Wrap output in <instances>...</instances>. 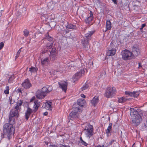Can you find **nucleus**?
<instances>
[{
  "label": "nucleus",
  "mask_w": 147,
  "mask_h": 147,
  "mask_svg": "<svg viewBox=\"0 0 147 147\" xmlns=\"http://www.w3.org/2000/svg\"><path fill=\"white\" fill-rule=\"evenodd\" d=\"M8 122L9 123H6L4 125L3 133L1 134V136L3 138H6L10 140L15 133V128L13 126L15 121L14 123H13L11 121L9 120V118Z\"/></svg>",
  "instance_id": "obj_1"
},
{
  "label": "nucleus",
  "mask_w": 147,
  "mask_h": 147,
  "mask_svg": "<svg viewBox=\"0 0 147 147\" xmlns=\"http://www.w3.org/2000/svg\"><path fill=\"white\" fill-rule=\"evenodd\" d=\"M131 120L133 124L138 126L141 122L142 119L139 113L140 110L136 108H130Z\"/></svg>",
  "instance_id": "obj_2"
},
{
  "label": "nucleus",
  "mask_w": 147,
  "mask_h": 147,
  "mask_svg": "<svg viewBox=\"0 0 147 147\" xmlns=\"http://www.w3.org/2000/svg\"><path fill=\"white\" fill-rule=\"evenodd\" d=\"M22 104V100H18L16 104L14 106L13 109L10 111L9 118V120L11 121L12 123H13L14 121H15L14 117H18L19 111H20L21 110V107Z\"/></svg>",
  "instance_id": "obj_3"
},
{
  "label": "nucleus",
  "mask_w": 147,
  "mask_h": 147,
  "mask_svg": "<svg viewBox=\"0 0 147 147\" xmlns=\"http://www.w3.org/2000/svg\"><path fill=\"white\" fill-rule=\"evenodd\" d=\"M52 90V87L49 86L48 88L43 87L42 88L38 89L36 91L35 95L36 97L38 99L44 98L46 95L47 93L49 92Z\"/></svg>",
  "instance_id": "obj_4"
},
{
  "label": "nucleus",
  "mask_w": 147,
  "mask_h": 147,
  "mask_svg": "<svg viewBox=\"0 0 147 147\" xmlns=\"http://www.w3.org/2000/svg\"><path fill=\"white\" fill-rule=\"evenodd\" d=\"M121 53L122 58L124 60L127 61L134 59V55L132 52L127 49L122 51Z\"/></svg>",
  "instance_id": "obj_5"
},
{
  "label": "nucleus",
  "mask_w": 147,
  "mask_h": 147,
  "mask_svg": "<svg viewBox=\"0 0 147 147\" xmlns=\"http://www.w3.org/2000/svg\"><path fill=\"white\" fill-rule=\"evenodd\" d=\"M116 89L115 87H107L104 96L107 98H112L116 95Z\"/></svg>",
  "instance_id": "obj_6"
},
{
  "label": "nucleus",
  "mask_w": 147,
  "mask_h": 147,
  "mask_svg": "<svg viewBox=\"0 0 147 147\" xmlns=\"http://www.w3.org/2000/svg\"><path fill=\"white\" fill-rule=\"evenodd\" d=\"M85 135L86 138L89 139L94 134V129L92 125L87 124L85 127Z\"/></svg>",
  "instance_id": "obj_7"
},
{
  "label": "nucleus",
  "mask_w": 147,
  "mask_h": 147,
  "mask_svg": "<svg viewBox=\"0 0 147 147\" xmlns=\"http://www.w3.org/2000/svg\"><path fill=\"white\" fill-rule=\"evenodd\" d=\"M86 101L83 99H78L77 101V103L74 104L73 107H74V110L76 111L79 110V111H82V107L85 104Z\"/></svg>",
  "instance_id": "obj_8"
},
{
  "label": "nucleus",
  "mask_w": 147,
  "mask_h": 147,
  "mask_svg": "<svg viewBox=\"0 0 147 147\" xmlns=\"http://www.w3.org/2000/svg\"><path fill=\"white\" fill-rule=\"evenodd\" d=\"M94 32V31H90L85 34V38H84V41L82 42V44L85 47L88 46L89 42L91 39V36Z\"/></svg>",
  "instance_id": "obj_9"
},
{
  "label": "nucleus",
  "mask_w": 147,
  "mask_h": 147,
  "mask_svg": "<svg viewBox=\"0 0 147 147\" xmlns=\"http://www.w3.org/2000/svg\"><path fill=\"white\" fill-rule=\"evenodd\" d=\"M89 14V16L86 18L84 20V22L87 25L90 26L92 25L93 24L92 22L94 19V17L93 12L91 11H90Z\"/></svg>",
  "instance_id": "obj_10"
},
{
  "label": "nucleus",
  "mask_w": 147,
  "mask_h": 147,
  "mask_svg": "<svg viewBox=\"0 0 147 147\" xmlns=\"http://www.w3.org/2000/svg\"><path fill=\"white\" fill-rule=\"evenodd\" d=\"M73 111H71L69 114L70 119L71 120L78 118L79 116V114L82 112V111H79V110L76 111H74V107H73Z\"/></svg>",
  "instance_id": "obj_11"
},
{
  "label": "nucleus",
  "mask_w": 147,
  "mask_h": 147,
  "mask_svg": "<svg viewBox=\"0 0 147 147\" xmlns=\"http://www.w3.org/2000/svg\"><path fill=\"white\" fill-rule=\"evenodd\" d=\"M85 73V71L83 69H81L79 71L76 73L73 76V79L75 81L77 80L80 78Z\"/></svg>",
  "instance_id": "obj_12"
},
{
  "label": "nucleus",
  "mask_w": 147,
  "mask_h": 147,
  "mask_svg": "<svg viewBox=\"0 0 147 147\" xmlns=\"http://www.w3.org/2000/svg\"><path fill=\"white\" fill-rule=\"evenodd\" d=\"M85 73V71L83 69H81L79 71L76 73L73 76V79L75 81L77 80L80 78Z\"/></svg>",
  "instance_id": "obj_13"
},
{
  "label": "nucleus",
  "mask_w": 147,
  "mask_h": 147,
  "mask_svg": "<svg viewBox=\"0 0 147 147\" xmlns=\"http://www.w3.org/2000/svg\"><path fill=\"white\" fill-rule=\"evenodd\" d=\"M44 38L47 40L48 41L50 42L49 43L47 44L46 47H48L49 49H51L52 47V45L53 43V38L50 36L48 32H47V34H46Z\"/></svg>",
  "instance_id": "obj_14"
},
{
  "label": "nucleus",
  "mask_w": 147,
  "mask_h": 147,
  "mask_svg": "<svg viewBox=\"0 0 147 147\" xmlns=\"http://www.w3.org/2000/svg\"><path fill=\"white\" fill-rule=\"evenodd\" d=\"M59 88L65 92L67 89V83L66 81H61L58 83Z\"/></svg>",
  "instance_id": "obj_15"
},
{
  "label": "nucleus",
  "mask_w": 147,
  "mask_h": 147,
  "mask_svg": "<svg viewBox=\"0 0 147 147\" xmlns=\"http://www.w3.org/2000/svg\"><path fill=\"white\" fill-rule=\"evenodd\" d=\"M50 59L51 61H53L56 59V50L55 48H52L50 52Z\"/></svg>",
  "instance_id": "obj_16"
},
{
  "label": "nucleus",
  "mask_w": 147,
  "mask_h": 147,
  "mask_svg": "<svg viewBox=\"0 0 147 147\" xmlns=\"http://www.w3.org/2000/svg\"><path fill=\"white\" fill-rule=\"evenodd\" d=\"M22 86L26 89H29L31 86L32 84L28 79H26L22 83Z\"/></svg>",
  "instance_id": "obj_17"
},
{
  "label": "nucleus",
  "mask_w": 147,
  "mask_h": 147,
  "mask_svg": "<svg viewBox=\"0 0 147 147\" xmlns=\"http://www.w3.org/2000/svg\"><path fill=\"white\" fill-rule=\"evenodd\" d=\"M40 102L38 100L34 101L33 105V108L34 109L33 111L34 113L36 112L38 110V108L40 106Z\"/></svg>",
  "instance_id": "obj_18"
},
{
  "label": "nucleus",
  "mask_w": 147,
  "mask_h": 147,
  "mask_svg": "<svg viewBox=\"0 0 147 147\" xmlns=\"http://www.w3.org/2000/svg\"><path fill=\"white\" fill-rule=\"evenodd\" d=\"M52 102L50 101H47L46 102L43 104L42 107L45 109L48 110H52Z\"/></svg>",
  "instance_id": "obj_19"
},
{
  "label": "nucleus",
  "mask_w": 147,
  "mask_h": 147,
  "mask_svg": "<svg viewBox=\"0 0 147 147\" xmlns=\"http://www.w3.org/2000/svg\"><path fill=\"white\" fill-rule=\"evenodd\" d=\"M116 52V50L115 49H112L108 50L106 52L107 56H112L114 55Z\"/></svg>",
  "instance_id": "obj_20"
},
{
  "label": "nucleus",
  "mask_w": 147,
  "mask_h": 147,
  "mask_svg": "<svg viewBox=\"0 0 147 147\" xmlns=\"http://www.w3.org/2000/svg\"><path fill=\"white\" fill-rule=\"evenodd\" d=\"M33 111L32 109L28 107L25 113V118L27 120L30 115L32 113Z\"/></svg>",
  "instance_id": "obj_21"
},
{
  "label": "nucleus",
  "mask_w": 147,
  "mask_h": 147,
  "mask_svg": "<svg viewBox=\"0 0 147 147\" xmlns=\"http://www.w3.org/2000/svg\"><path fill=\"white\" fill-rule=\"evenodd\" d=\"M99 101L98 97L95 96L92 100L90 102L91 104L94 106H96Z\"/></svg>",
  "instance_id": "obj_22"
},
{
  "label": "nucleus",
  "mask_w": 147,
  "mask_h": 147,
  "mask_svg": "<svg viewBox=\"0 0 147 147\" xmlns=\"http://www.w3.org/2000/svg\"><path fill=\"white\" fill-rule=\"evenodd\" d=\"M132 53L134 55V58L135 57L138 56L140 53L139 50L137 48H132Z\"/></svg>",
  "instance_id": "obj_23"
},
{
  "label": "nucleus",
  "mask_w": 147,
  "mask_h": 147,
  "mask_svg": "<svg viewBox=\"0 0 147 147\" xmlns=\"http://www.w3.org/2000/svg\"><path fill=\"white\" fill-rule=\"evenodd\" d=\"M112 123H109L107 129L106 130V134L108 137L111 135L110 131L112 130Z\"/></svg>",
  "instance_id": "obj_24"
},
{
  "label": "nucleus",
  "mask_w": 147,
  "mask_h": 147,
  "mask_svg": "<svg viewBox=\"0 0 147 147\" xmlns=\"http://www.w3.org/2000/svg\"><path fill=\"white\" fill-rule=\"evenodd\" d=\"M49 62V60L48 57L42 59H41V63L43 65H45L48 64Z\"/></svg>",
  "instance_id": "obj_25"
},
{
  "label": "nucleus",
  "mask_w": 147,
  "mask_h": 147,
  "mask_svg": "<svg viewBox=\"0 0 147 147\" xmlns=\"http://www.w3.org/2000/svg\"><path fill=\"white\" fill-rule=\"evenodd\" d=\"M106 30H110L111 28V23L110 21L107 20L106 22Z\"/></svg>",
  "instance_id": "obj_26"
},
{
  "label": "nucleus",
  "mask_w": 147,
  "mask_h": 147,
  "mask_svg": "<svg viewBox=\"0 0 147 147\" xmlns=\"http://www.w3.org/2000/svg\"><path fill=\"white\" fill-rule=\"evenodd\" d=\"M127 99L125 97L119 98H118V101L119 103H122L125 102Z\"/></svg>",
  "instance_id": "obj_27"
},
{
  "label": "nucleus",
  "mask_w": 147,
  "mask_h": 147,
  "mask_svg": "<svg viewBox=\"0 0 147 147\" xmlns=\"http://www.w3.org/2000/svg\"><path fill=\"white\" fill-rule=\"evenodd\" d=\"M89 87V85L88 84L85 83L84 84L82 87L81 88V89L82 91H84L85 90H87Z\"/></svg>",
  "instance_id": "obj_28"
},
{
  "label": "nucleus",
  "mask_w": 147,
  "mask_h": 147,
  "mask_svg": "<svg viewBox=\"0 0 147 147\" xmlns=\"http://www.w3.org/2000/svg\"><path fill=\"white\" fill-rule=\"evenodd\" d=\"M15 78V76L14 75H11L9 77L8 80V82L9 83H12L13 82V80Z\"/></svg>",
  "instance_id": "obj_29"
},
{
  "label": "nucleus",
  "mask_w": 147,
  "mask_h": 147,
  "mask_svg": "<svg viewBox=\"0 0 147 147\" xmlns=\"http://www.w3.org/2000/svg\"><path fill=\"white\" fill-rule=\"evenodd\" d=\"M80 143H81L82 145H84V146H87L88 145V144L87 143H86L83 140L81 137H80Z\"/></svg>",
  "instance_id": "obj_30"
},
{
  "label": "nucleus",
  "mask_w": 147,
  "mask_h": 147,
  "mask_svg": "<svg viewBox=\"0 0 147 147\" xmlns=\"http://www.w3.org/2000/svg\"><path fill=\"white\" fill-rule=\"evenodd\" d=\"M76 27V26L71 24H69L66 26V28L68 29H74Z\"/></svg>",
  "instance_id": "obj_31"
},
{
  "label": "nucleus",
  "mask_w": 147,
  "mask_h": 147,
  "mask_svg": "<svg viewBox=\"0 0 147 147\" xmlns=\"http://www.w3.org/2000/svg\"><path fill=\"white\" fill-rule=\"evenodd\" d=\"M125 93L126 95H128V96L133 97V96H134L133 94H134V93L133 92L125 91Z\"/></svg>",
  "instance_id": "obj_32"
},
{
  "label": "nucleus",
  "mask_w": 147,
  "mask_h": 147,
  "mask_svg": "<svg viewBox=\"0 0 147 147\" xmlns=\"http://www.w3.org/2000/svg\"><path fill=\"white\" fill-rule=\"evenodd\" d=\"M24 35L25 37H27L28 36L29 34V31L26 29H25L23 31Z\"/></svg>",
  "instance_id": "obj_33"
},
{
  "label": "nucleus",
  "mask_w": 147,
  "mask_h": 147,
  "mask_svg": "<svg viewBox=\"0 0 147 147\" xmlns=\"http://www.w3.org/2000/svg\"><path fill=\"white\" fill-rule=\"evenodd\" d=\"M22 49V47H21V48H20L19 50L17 52L16 55V56H15L16 59H17L19 56V55L20 54V52L21 51V49Z\"/></svg>",
  "instance_id": "obj_34"
},
{
  "label": "nucleus",
  "mask_w": 147,
  "mask_h": 147,
  "mask_svg": "<svg viewBox=\"0 0 147 147\" xmlns=\"http://www.w3.org/2000/svg\"><path fill=\"white\" fill-rule=\"evenodd\" d=\"M6 90L4 91V93L5 94H9V86H6L5 87Z\"/></svg>",
  "instance_id": "obj_35"
},
{
  "label": "nucleus",
  "mask_w": 147,
  "mask_h": 147,
  "mask_svg": "<svg viewBox=\"0 0 147 147\" xmlns=\"http://www.w3.org/2000/svg\"><path fill=\"white\" fill-rule=\"evenodd\" d=\"M29 71L31 72H35L36 71V68L32 67L29 68Z\"/></svg>",
  "instance_id": "obj_36"
},
{
  "label": "nucleus",
  "mask_w": 147,
  "mask_h": 147,
  "mask_svg": "<svg viewBox=\"0 0 147 147\" xmlns=\"http://www.w3.org/2000/svg\"><path fill=\"white\" fill-rule=\"evenodd\" d=\"M133 92H134V93L133 94L134 96H133V97L137 98L139 96V93L138 92L134 91Z\"/></svg>",
  "instance_id": "obj_37"
},
{
  "label": "nucleus",
  "mask_w": 147,
  "mask_h": 147,
  "mask_svg": "<svg viewBox=\"0 0 147 147\" xmlns=\"http://www.w3.org/2000/svg\"><path fill=\"white\" fill-rule=\"evenodd\" d=\"M4 45V43L3 42L0 43V50L3 48Z\"/></svg>",
  "instance_id": "obj_38"
},
{
  "label": "nucleus",
  "mask_w": 147,
  "mask_h": 147,
  "mask_svg": "<svg viewBox=\"0 0 147 147\" xmlns=\"http://www.w3.org/2000/svg\"><path fill=\"white\" fill-rule=\"evenodd\" d=\"M16 91L18 93H21L22 94V93L21 89L20 88H18L16 90Z\"/></svg>",
  "instance_id": "obj_39"
},
{
  "label": "nucleus",
  "mask_w": 147,
  "mask_h": 147,
  "mask_svg": "<svg viewBox=\"0 0 147 147\" xmlns=\"http://www.w3.org/2000/svg\"><path fill=\"white\" fill-rule=\"evenodd\" d=\"M49 147H58L56 144H50L49 146Z\"/></svg>",
  "instance_id": "obj_40"
},
{
  "label": "nucleus",
  "mask_w": 147,
  "mask_h": 147,
  "mask_svg": "<svg viewBox=\"0 0 147 147\" xmlns=\"http://www.w3.org/2000/svg\"><path fill=\"white\" fill-rule=\"evenodd\" d=\"M9 100L10 103L11 104H13V102H12V98L11 96H10L9 97Z\"/></svg>",
  "instance_id": "obj_41"
},
{
  "label": "nucleus",
  "mask_w": 147,
  "mask_h": 147,
  "mask_svg": "<svg viewBox=\"0 0 147 147\" xmlns=\"http://www.w3.org/2000/svg\"><path fill=\"white\" fill-rule=\"evenodd\" d=\"M146 25L145 24H143L142 25L141 27L140 28V30H142L144 27L146 26Z\"/></svg>",
  "instance_id": "obj_42"
},
{
  "label": "nucleus",
  "mask_w": 147,
  "mask_h": 147,
  "mask_svg": "<svg viewBox=\"0 0 147 147\" xmlns=\"http://www.w3.org/2000/svg\"><path fill=\"white\" fill-rule=\"evenodd\" d=\"M35 99V97L34 96L32 97L30 99V102H31Z\"/></svg>",
  "instance_id": "obj_43"
},
{
  "label": "nucleus",
  "mask_w": 147,
  "mask_h": 147,
  "mask_svg": "<svg viewBox=\"0 0 147 147\" xmlns=\"http://www.w3.org/2000/svg\"><path fill=\"white\" fill-rule=\"evenodd\" d=\"M115 140H111L110 142L109 143V144L111 145L112 143L115 141Z\"/></svg>",
  "instance_id": "obj_44"
},
{
  "label": "nucleus",
  "mask_w": 147,
  "mask_h": 147,
  "mask_svg": "<svg viewBox=\"0 0 147 147\" xmlns=\"http://www.w3.org/2000/svg\"><path fill=\"white\" fill-rule=\"evenodd\" d=\"M112 1L115 4H117V0H112Z\"/></svg>",
  "instance_id": "obj_45"
},
{
  "label": "nucleus",
  "mask_w": 147,
  "mask_h": 147,
  "mask_svg": "<svg viewBox=\"0 0 147 147\" xmlns=\"http://www.w3.org/2000/svg\"><path fill=\"white\" fill-rule=\"evenodd\" d=\"M81 96L83 98H85L86 97L85 95L83 94H81Z\"/></svg>",
  "instance_id": "obj_46"
},
{
  "label": "nucleus",
  "mask_w": 147,
  "mask_h": 147,
  "mask_svg": "<svg viewBox=\"0 0 147 147\" xmlns=\"http://www.w3.org/2000/svg\"><path fill=\"white\" fill-rule=\"evenodd\" d=\"M48 113L47 112H45L44 113L43 115L45 116H46L48 115Z\"/></svg>",
  "instance_id": "obj_47"
},
{
  "label": "nucleus",
  "mask_w": 147,
  "mask_h": 147,
  "mask_svg": "<svg viewBox=\"0 0 147 147\" xmlns=\"http://www.w3.org/2000/svg\"><path fill=\"white\" fill-rule=\"evenodd\" d=\"M65 145H63L62 144H60V146L59 147H64Z\"/></svg>",
  "instance_id": "obj_48"
},
{
  "label": "nucleus",
  "mask_w": 147,
  "mask_h": 147,
  "mask_svg": "<svg viewBox=\"0 0 147 147\" xmlns=\"http://www.w3.org/2000/svg\"><path fill=\"white\" fill-rule=\"evenodd\" d=\"M138 65H139V67H142V65H141V63H139Z\"/></svg>",
  "instance_id": "obj_49"
},
{
  "label": "nucleus",
  "mask_w": 147,
  "mask_h": 147,
  "mask_svg": "<svg viewBox=\"0 0 147 147\" xmlns=\"http://www.w3.org/2000/svg\"><path fill=\"white\" fill-rule=\"evenodd\" d=\"M28 147H33V146L32 145H30L28 146Z\"/></svg>",
  "instance_id": "obj_50"
},
{
  "label": "nucleus",
  "mask_w": 147,
  "mask_h": 147,
  "mask_svg": "<svg viewBox=\"0 0 147 147\" xmlns=\"http://www.w3.org/2000/svg\"><path fill=\"white\" fill-rule=\"evenodd\" d=\"M132 147H135V143L132 146Z\"/></svg>",
  "instance_id": "obj_51"
},
{
  "label": "nucleus",
  "mask_w": 147,
  "mask_h": 147,
  "mask_svg": "<svg viewBox=\"0 0 147 147\" xmlns=\"http://www.w3.org/2000/svg\"><path fill=\"white\" fill-rule=\"evenodd\" d=\"M95 147H101V146L99 145L97 146H96Z\"/></svg>",
  "instance_id": "obj_52"
},
{
  "label": "nucleus",
  "mask_w": 147,
  "mask_h": 147,
  "mask_svg": "<svg viewBox=\"0 0 147 147\" xmlns=\"http://www.w3.org/2000/svg\"><path fill=\"white\" fill-rule=\"evenodd\" d=\"M2 16V14L1 12H0V17L1 16Z\"/></svg>",
  "instance_id": "obj_53"
},
{
  "label": "nucleus",
  "mask_w": 147,
  "mask_h": 147,
  "mask_svg": "<svg viewBox=\"0 0 147 147\" xmlns=\"http://www.w3.org/2000/svg\"><path fill=\"white\" fill-rule=\"evenodd\" d=\"M101 147H104V145H103L102 146H101Z\"/></svg>",
  "instance_id": "obj_54"
}]
</instances>
